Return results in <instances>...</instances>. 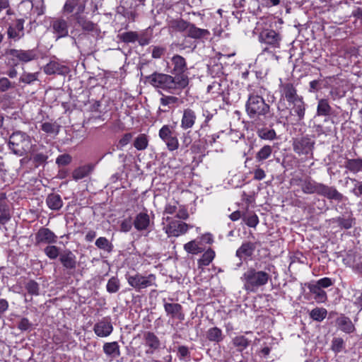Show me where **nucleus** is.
<instances>
[{"label":"nucleus","instance_id":"1","mask_svg":"<svg viewBox=\"0 0 362 362\" xmlns=\"http://www.w3.org/2000/svg\"><path fill=\"white\" fill-rule=\"evenodd\" d=\"M274 269L275 267L270 264L264 268V270L249 267L240 277L243 283V288L247 292H256L259 288L266 286L271 280L270 272Z\"/></svg>","mask_w":362,"mask_h":362},{"label":"nucleus","instance_id":"2","mask_svg":"<svg viewBox=\"0 0 362 362\" xmlns=\"http://www.w3.org/2000/svg\"><path fill=\"white\" fill-rule=\"evenodd\" d=\"M147 81L156 88L164 90L182 89L184 81L171 75L155 72L146 77Z\"/></svg>","mask_w":362,"mask_h":362},{"label":"nucleus","instance_id":"3","mask_svg":"<svg viewBox=\"0 0 362 362\" xmlns=\"http://www.w3.org/2000/svg\"><path fill=\"white\" fill-rule=\"evenodd\" d=\"M300 186L306 194L317 193L329 199L341 200L342 195L333 187H329L322 183L300 182Z\"/></svg>","mask_w":362,"mask_h":362},{"label":"nucleus","instance_id":"4","mask_svg":"<svg viewBox=\"0 0 362 362\" xmlns=\"http://www.w3.org/2000/svg\"><path fill=\"white\" fill-rule=\"evenodd\" d=\"M8 146L14 154L22 156L30 149L31 139L24 132L20 131L15 132L10 136Z\"/></svg>","mask_w":362,"mask_h":362},{"label":"nucleus","instance_id":"5","mask_svg":"<svg viewBox=\"0 0 362 362\" xmlns=\"http://www.w3.org/2000/svg\"><path fill=\"white\" fill-rule=\"evenodd\" d=\"M246 111L250 118L264 116L269 112V105L263 98L259 95H250L246 103Z\"/></svg>","mask_w":362,"mask_h":362},{"label":"nucleus","instance_id":"6","mask_svg":"<svg viewBox=\"0 0 362 362\" xmlns=\"http://www.w3.org/2000/svg\"><path fill=\"white\" fill-rule=\"evenodd\" d=\"M126 279L128 284L139 292L151 286H156V276L153 274L143 276L139 273H136L133 275H126Z\"/></svg>","mask_w":362,"mask_h":362},{"label":"nucleus","instance_id":"7","mask_svg":"<svg viewBox=\"0 0 362 362\" xmlns=\"http://www.w3.org/2000/svg\"><path fill=\"white\" fill-rule=\"evenodd\" d=\"M158 136L165 142L167 148L170 151H174L179 148V140L173 127L163 125L159 130Z\"/></svg>","mask_w":362,"mask_h":362},{"label":"nucleus","instance_id":"8","mask_svg":"<svg viewBox=\"0 0 362 362\" xmlns=\"http://www.w3.org/2000/svg\"><path fill=\"white\" fill-rule=\"evenodd\" d=\"M171 63V74L174 75L175 78H181L180 77H182L185 81L183 86L185 87L187 86L189 78L186 74V71H187L186 59L179 54H175L172 57Z\"/></svg>","mask_w":362,"mask_h":362},{"label":"nucleus","instance_id":"9","mask_svg":"<svg viewBox=\"0 0 362 362\" xmlns=\"http://www.w3.org/2000/svg\"><path fill=\"white\" fill-rule=\"evenodd\" d=\"M49 29L57 40L69 35V23L63 17L52 18L50 21Z\"/></svg>","mask_w":362,"mask_h":362},{"label":"nucleus","instance_id":"10","mask_svg":"<svg viewBox=\"0 0 362 362\" xmlns=\"http://www.w3.org/2000/svg\"><path fill=\"white\" fill-rule=\"evenodd\" d=\"M315 141L308 136H303L293 140V151L298 155L312 156Z\"/></svg>","mask_w":362,"mask_h":362},{"label":"nucleus","instance_id":"11","mask_svg":"<svg viewBox=\"0 0 362 362\" xmlns=\"http://www.w3.org/2000/svg\"><path fill=\"white\" fill-rule=\"evenodd\" d=\"M168 224L166 226L165 232L168 236L178 237L187 233L189 228H192V226L187 224L180 221L166 218Z\"/></svg>","mask_w":362,"mask_h":362},{"label":"nucleus","instance_id":"12","mask_svg":"<svg viewBox=\"0 0 362 362\" xmlns=\"http://www.w3.org/2000/svg\"><path fill=\"white\" fill-rule=\"evenodd\" d=\"M259 41L269 45L272 48H279L281 37L279 33L274 30L265 29L260 32Z\"/></svg>","mask_w":362,"mask_h":362},{"label":"nucleus","instance_id":"13","mask_svg":"<svg viewBox=\"0 0 362 362\" xmlns=\"http://www.w3.org/2000/svg\"><path fill=\"white\" fill-rule=\"evenodd\" d=\"M35 245L54 244L57 241V236L50 229L41 227L35 235Z\"/></svg>","mask_w":362,"mask_h":362},{"label":"nucleus","instance_id":"14","mask_svg":"<svg viewBox=\"0 0 362 362\" xmlns=\"http://www.w3.org/2000/svg\"><path fill=\"white\" fill-rule=\"evenodd\" d=\"M279 90L281 96L290 103L302 98L298 95L296 88L291 82L281 83Z\"/></svg>","mask_w":362,"mask_h":362},{"label":"nucleus","instance_id":"15","mask_svg":"<svg viewBox=\"0 0 362 362\" xmlns=\"http://www.w3.org/2000/svg\"><path fill=\"white\" fill-rule=\"evenodd\" d=\"M113 330V327L110 317H104L95 324L93 331L95 334L100 337H106L109 336Z\"/></svg>","mask_w":362,"mask_h":362},{"label":"nucleus","instance_id":"16","mask_svg":"<svg viewBox=\"0 0 362 362\" xmlns=\"http://www.w3.org/2000/svg\"><path fill=\"white\" fill-rule=\"evenodd\" d=\"M6 54L24 63L29 62L37 58V54L34 49L22 50L11 49L6 52Z\"/></svg>","mask_w":362,"mask_h":362},{"label":"nucleus","instance_id":"17","mask_svg":"<svg viewBox=\"0 0 362 362\" xmlns=\"http://www.w3.org/2000/svg\"><path fill=\"white\" fill-rule=\"evenodd\" d=\"M76 21L84 32L90 34L93 37H98L100 35V30L96 23H94L93 22L81 16H76Z\"/></svg>","mask_w":362,"mask_h":362},{"label":"nucleus","instance_id":"18","mask_svg":"<svg viewBox=\"0 0 362 362\" xmlns=\"http://www.w3.org/2000/svg\"><path fill=\"white\" fill-rule=\"evenodd\" d=\"M196 121L197 114L195 111L189 107L184 109L180 127L184 130L191 129L195 124Z\"/></svg>","mask_w":362,"mask_h":362},{"label":"nucleus","instance_id":"19","mask_svg":"<svg viewBox=\"0 0 362 362\" xmlns=\"http://www.w3.org/2000/svg\"><path fill=\"white\" fill-rule=\"evenodd\" d=\"M59 261L66 269L74 270L76 268V255L70 250H64L61 252Z\"/></svg>","mask_w":362,"mask_h":362},{"label":"nucleus","instance_id":"20","mask_svg":"<svg viewBox=\"0 0 362 362\" xmlns=\"http://www.w3.org/2000/svg\"><path fill=\"white\" fill-rule=\"evenodd\" d=\"M335 323L337 328L346 334H351L355 331V326L352 321L344 314L337 317Z\"/></svg>","mask_w":362,"mask_h":362},{"label":"nucleus","instance_id":"21","mask_svg":"<svg viewBox=\"0 0 362 362\" xmlns=\"http://www.w3.org/2000/svg\"><path fill=\"white\" fill-rule=\"evenodd\" d=\"M164 309L168 315L173 318H177L180 321L185 319L182 306L179 303H165Z\"/></svg>","mask_w":362,"mask_h":362},{"label":"nucleus","instance_id":"22","mask_svg":"<svg viewBox=\"0 0 362 362\" xmlns=\"http://www.w3.org/2000/svg\"><path fill=\"white\" fill-rule=\"evenodd\" d=\"M95 164L86 163L80 165L72 172V177L74 180H81L88 177L94 170Z\"/></svg>","mask_w":362,"mask_h":362},{"label":"nucleus","instance_id":"23","mask_svg":"<svg viewBox=\"0 0 362 362\" xmlns=\"http://www.w3.org/2000/svg\"><path fill=\"white\" fill-rule=\"evenodd\" d=\"M144 340L146 346L149 347L150 350H147V354H153V351L159 349L160 346V341L158 337L151 332H145L144 333Z\"/></svg>","mask_w":362,"mask_h":362},{"label":"nucleus","instance_id":"24","mask_svg":"<svg viewBox=\"0 0 362 362\" xmlns=\"http://www.w3.org/2000/svg\"><path fill=\"white\" fill-rule=\"evenodd\" d=\"M255 250V246L254 243L250 242L244 243L237 250L236 256L240 259V262L238 264V267H240L243 264L242 259L244 257H250L252 255L254 251Z\"/></svg>","mask_w":362,"mask_h":362},{"label":"nucleus","instance_id":"25","mask_svg":"<svg viewBox=\"0 0 362 362\" xmlns=\"http://www.w3.org/2000/svg\"><path fill=\"white\" fill-rule=\"evenodd\" d=\"M24 21L23 19H18L16 21L14 26H10L8 28L7 33L9 38H12L14 40H18L20 38H21L24 33H23V29H24Z\"/></svg>","mask_w":362,"mask_h":362},{"label":"nucleus","instance_id":"26","mask_svg":"<svg viewBox=\"0 0 362 362\" xmlns=\"http://www.w3.org/2000/svg\"><path fill=\"white\" fill-rule=\"evenodd\" d=\"M186 33L188 37L194 39L206 38L210 35L208 30L199 28L190 23Z\"/></svg>","mask_w":362,"mask_h":362},{"label":"nucleus","instance_id":"27","mask_svg":"<svg viewBox=\"0 0 362 362\" xmlns=\"http://www.w3.org/2000/svg\"><path fill=\"white\" fill-rule=\"evenodd\" d=\"M307 287L310 292L314 295V299L317 303H324L327 299V293L315 284L309 283Z\"/></svg>","mask_w":362,"mask_h":362},{"label":"nucleus","instance_id":"28","mask_svg":"<svg viewBox=\"0 0 362 362\" xmlns=\"http://www.w3.org/2000/svg\"><path fill=\"white\" fill-rule=\"evenodd\" d=\"M45 71L47 74H57L60 75H65L69 72V68L57 62H51L45 66Z\"/></svg>","mask_w":362,"mask_h":362},{"label":"nucleus","instance_id":"29","mask_svg":"<svg viewBox=\"0 0 362 362\" xmlns=\"http://www.w3.org/2000/svg\"><path fill=\"white\" fill-rule=\"evenodd\" d=\"M170 32H187L189 22L182 18L172 19L168 23Z\"/></svg>","mask_w":362,"mask_h":362},{"label":"nucleus","instance_id":"30","mask_svg":"<svg viewBox=\"0 0 362 362\" xmlns=\"http://www.w3.org/2000/svg\"><path fill=\"white\" fill-rule=\"evenodd\" d=\"M133 223L137 230H146L150 223L149 216L146 213L141 212L136 215Z\"/></svg>","mask_w":362,"mask_h":362},{"label":"nucleus","instance_id":"31","mask_svg":"<svg viewBox=\"0 0 362 362\" xmlns=\"http://www.w3.org/2000/svg\"><path fill=\"white\" fill-rule=\"evenodd\" d=\"M206 339L210 341L219 343L223 340L224 335L220 328L214 327L206 332Z\"/></svg>","mask_w":362,"mask_h":362},{"label":"nucleus","instance_id":"32","mask_svg":"<svg viewBox=\"0 0 362 362\" xmlns=\"http://www.w3.org/2000/svg\"><path fill=\"white\" fill-rule=\"evenodd\" d=\"M103 351L107 356L112 358H115L120 355L119 346L117 341L105 343Z\"/></svg>","mask_w":362,"mask_h":362},{"label":"nucleus","instance_id":"33","mask_svg":"<svg viewBox=\"0 0 362 362\" xmlns=\"http://www.w3.org/2000/svg\"><path fill=\"white\" fill-rule=\"evenodd\" d=\"M46 203L52 210H59L63 205L62 200L59 194H50L47 196Z\"/></svg>","mask_w":362,"mask_h":362},{"label":"nucleus","instance_id":"34","mask_svg":"<svg viewBox=\"0 0 362 362\" xmlns=\"http://www.w3.org/2000/svg\"><path fill=\"white\" fill-rule=\"evenodd\" d=\"M293 104V110L298 116V120L301 121L304 119L306 105L303 101V97L292 103Z\"/></svg>","mask_w":362,"mask_h":362},{"label":"nucleus","instance_id":"35","mask_svg":"<svg viewBox=\"0 0 362 362\" xmlns=\"http://www.w3.org/2000/svg\"><path fill=\"white\" fill-rule=\"evenodd\" d=\"M332 107L328 100L326 99H320L318 102L317 108V115L318 116H327L331 114Z\"/></svg>","mask_w":362,"mask_h":362},{"label":"nucleus","instance_id":"36","mask_svg":"<svg viewBox=\"0 0 362 362\" xmlns=\"http://www.w3.org/2000/svg\"><path fill=\"white\" fill-rule=\"evenodd\" d=\"M346 349V344L341 337H334L331 342V350L337 355Z\"/></svg>","mask_w":362,"mask_h":362},{"label":"nucleus","instance_id":"37","mask_svg":"<svg viewBox=\"0 0 362 362\" xmlns=\"http://www.w3.org/2000/svg\"><path fill=\"white\" fill-rule=\"evenodd\" d=\"M345 167L350 171L356 173L362 170V158L347 159Z\"/></svg>","mask_w":362,"mask_h":362},{"label":"nucleus","instance_id":"38","mask_svg":"<svg viewBox=\"0 0 362 362\" xmlns=\"http://www.w3.org/2000/svg\"><path fill=\"white\" fill-rule=\"evenodd\" d=\"M232 341L233 344L237 347L238 351L240 352L246 349L250 343V340L243 335L235 337Z\"/></svg>","mask_w":362,"mask_h":362},{"label":"nucleus","instance_id":"39","mask_svg":"<svg viewBox=\"0 0 362 362\" xmlns=\"http://www.w3.org/2000/svg\"><path fill=\"white\" fill-rule=\"evenodd\" d=\"M148 145V139L145 134H140L134 141V146L139 151L145 150Z\"/></svg>","mask_w":362,"mask_h":362},{"label":"nucleus","instance_id":"40","mask_svg":"<svg viewBox=\"0 0 362 362\" xmlns=\"http://www.w3.org/2000/svg\"><path fill=\"white\" fill-rule=\"evenodd\" d=\"M215 257V252L209 248L208 249L198 260L199 267L209 265Z\"/></svg>","mask_w":362,"mask_h":362},{"label":"nucleus","instance_id":"41","mask_svg":"<svg viewBox=\"0 0 362 362\" xmlns=\"http://www.w3.org/2000/svg\"><path fill=\"white\" fill-rule=\"evenodd\" d=\"M327 311L323 308H316L313 309L310 313V317L317 322L322 321L327 316Z\"/></svg>","mask_w":362,"mask_h":362},{"label":"nucleus","instance_id":"42","mask_svg":"<svg viewBox=\"0 0 362 362\" xmlns=\"http://www.w3.org/2000/svg\"><path fill=\"white\" fill-rule=\"evenodd\" d=\"M273 148L269 145L264 146L256 154L255 158L257 161L264 160L270 157Z\"/></svg>","mask_w":362,"mask_h":362},{"label":"nucleus","instance_id":"43","mask_svg":"<svg viewBox=\"0 0 362 362\" xmlns=\"http://www.w3.org/2000/svg\"><path fill=\"white\" fill-rule=\"evenodd\" d=\"M185 250L192 255H197L204 251V249L199 247L196 240H191L184 245Z\"/></svg>","mask_w":362,"mask_h":362},{"label":"nucleus","instance_id":"44","mask_svg":"<svg viewBox=\"0 0 362 362\" xmlns=\"http://www.w3.org/2000/svg\"><path fill=\"white\" fill-rule=\"evenodd\" d=\"M95 244L99 249L103 250L109 253L112 251V244L105 237L98 238Z\"/></svg>","mask_w":362,"mask_h":362},{"label":"nucleus","instance_id":"45","mask_svg":"<svg viewBox=\"0 0 362 362\" xmlns=\"http://www.w3.org/2000/svg\"><path fill=\"white\" fill-rule=\"evenodd\" d=\"M120 288L119 280L115 277L112 276L110 278L107 284L106 288L107 291L110 293H116L119 291Z\"/></svg>","mask_w":362,"mask_h":362},{"label":"nucleus","instance_id":"46","mask_svg":"<svg viewBox=\"0 0 362 362\" xmlns=\"http://www.w3.org/2000/svg\"><path fill=\"white\" fill-rule=\"evenodd\" d=\"M119 37L122 42L129 43L136 42L139 38V35L136 32L129 31L119 34Z\"/></svg>","mask_w":362,"mask_h":362},{"label":"nucleus","instance_id":"47","mask_svg":"<svg viewBox=\"0 0 362 362\" xmlns=\"http://www.w3.org/2000/svg\"><path fill=\"white\" fill-rule=\"evenodd\" d=\"M259 137L266 140H274L276 137V132L274 129H261L257 131Z\"/></svg>","mask_w":362,"mask_h":362},{"label":"nucleus","instance_id":"48","mask_svg":"<svg viewBox=\"0 0 362 362\" xmlns=\"http://www.w3.org/2000/svg\"><path fill=\"white\" fill-rule=\"evenodd\" d=\"M45 254L50 259H55L60 257L59 248L55 245H48L44 249Z\"/></svg>","mask_w":362,"mask_h":362},{"label":"nucleus","instance_id":"49","mask_svg":"<svg viewBox=\"0 0 362 362\" xmlns=\"http://www.w3.org/2000/svg\"><path fill=\"white\" fill-rule=\"evenodd\" d=\"M27 291L30 295H39V284L34 280L28 281L25 286Z\"/></svg>","mask_w":362,"mask_h":362},{"label":"nucleus","instance_id":"50","mask_svg":"<svg viewBox=\"0 0 362 362\" xmlns=\"http://www.w3.org/2000/svg\"><path fill=\"white\" fill-rule=\"evenodd\" d=\"M41 129L47 134H57L59 132V126L55 123L44 122L41 125Z\"/></svg>","mask_w":362,"mask_h":362},{"label":"nucleus","instance_id":"51","mask_svg":"<svg viewBox=\"0 0 362 362\" xmlns=\"http://www.w3.org/2000/svg\"><path fill=\"white\" fill-rule=\"evenodd\" d=\"M17 327L22 332L30 331L33 328V324L26 317H21L17 324Z\"/></svg>","mask_w":362,"mask_h":362},{"label":"nucleus","instance_id":"52","mask_svg":"<svg viewBox=\"0 0 362 362\" xmlns=\"http://www.w3.org/2000/svg\"><path fill=\"white\" fill-rule=\"evenodd\" d=\"M78 5L77 0H67L62 8V12L66 14L71 13Z\"/></svg>","mask_w":362,"mask_h":362},{"label":"nucleus","instance_id":"53","mask_svg":"<svg viewBox=\"0 0 362 362\" xmlns=\"http://www.w3.org/2000/svg\"><path fill=\"white\" fill-rule=\"evenodd\" d=\"M243 218L245 224L249 227L255 228L259 223V218L255 214L244 216Z\"/></svg>","mask_w":362,"mask_h":362},{"label":"nucleus","instance_id":"54","mask_svg":"<svg viewBox=\"0 0 362 362\" xmlns=\"http://www.w3.org/2000/svg\"><path fill=\"white\" fill-rule=\"evenodd\" d=\"M336 222L338 223V225L344 228L345 229H349L351 228L354 223V218H344L339 217L337 218Z\"/></svg>","mask_w":362,"mask_h":362},{"label":"nucleus","instance_id":"55","mask_svg":"<svg viewBox=\"0 0 362 362\" xmlns=\"http://www.w3.org/2000/svg\"><path fill=\"white\" fill-rule=\"evenodd\" d=\"M72 161V157L67 153L59 155L56 159V163L59 166H66Z\"/></svg>","mask_w":362,"mask_h":362},{"label":"nucleus","instance_id":"56","mask_svg":"<svg viewBox=\"0 0 362 362\" xmlns=\"http://www.w3.org/2000/svg\"><path fill=\"white\" fill-rule=\"evenodd\" d=\"M0 214H10L9 207L6 203V193L0 194Z\"/></svg>","mask_w":362,"mask_h":362},{"label":"nucleus","instance_id":"57","mask_svg":"<svg viewBox=\"0 0 362 362\" xmlns=\"http://www.w3.org/2000/svg\"><path fill=\"white\" fill-rule=\"evenodd\" d=\"M175 217L180 219L186 220L189 218V214L186 207L183 205H178Z\"/></svg>","mask_w":362,"mask_h":362},{"label":"nucleus","instance_id":"58","mask_svg":"<svg viewBox=\"0 0 362 362\" xmlns=\"http://www.w3.org/2000/svg\"><path fill=\"white\" fill-rule=\"evenodd\" d=\"M133 134L132 133H127L119 140L117 146V148H122L127 145L132 140Z\"/></svg>","mask_w":362,"mask_h":362},{"label":"nucleus","instance_id":"59","mask_svg":"<svg viewBox=\"0 0 362 362\" xmlns=\"http://www.w3.org/2000/svg\"><path fill=\"white\" fill-rule=\"evenodd\" d=\"M37 77L35 74L32 73H24L20 77V81L25 83H30L35 81Z\"/></svg>","mask_w":362,"mask_h":362},{"label":"nucleus","instance_id":"60","mask_svg":"<svg viewBox=\"0 0 362 362\" xmlns=\"http://www.w3.org/2000/svg\"><path fill=\"white\" fill-rule=\"evenodd\" d=\"M13 87L12 83L7 78H0V92H5Z\"/></svg>","mask_w":362,"mask_h":362},{"label":"nucleus","instance_id":"61","mask_svg":"<svg viewBox=\"0 0 362 362\" xmlns=\"http://www.w3.org/2000/svg\"><path fill=\"white\" fill-rule=\"evenodd\" d=\"M319 287L322 288H326L333 285V281L328 277H324L322 279H319L316 283Z\"/></svg>","mask_w":362,"mask_h":362},{"label":"nucleus","instance_id":"62","mask_svg":"<svg viewBox=\"0 0 362 362\" xmlns=\"http://www.w3.org/2000/svg\"><path fill=\"white\" fill-rule=\"evenodd\" d=\"M178 98L175 96H164L160 98L161 105L166 106L177 103Z\"/></svg>","mask_w":362,"mask_h":362},{"label":"nucleus","instance_id":"63","mask_svg":"<svg viewBox=\"0 0 362 362\" xmlns=\"http://www.w3.org/2000/svg\"><path fill=\"white\" fill-rule=\"evenodd\" d=\"M165 52V48L163 47H154L152 50V57L159 59L164 54Z\"/></svg>","mask_w":362,"mask_h":362},{"label":"nucleus","instance_id":"64","mask_svg":"<svg viewBox=\"0 0 362 362\" xmlns=\"http://www.w3.org/2000/svg\"><path fill=\"white\" fill-rule=\"evenodd\" d=\"M33 161L37 165L42 164L47 159V156L42 153H36L33 156Z\"/></svg>","mask_w":362,"mask_h":362}]
</instances>
